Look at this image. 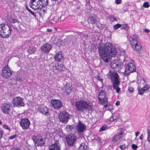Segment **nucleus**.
Listing matches in <instances>:
<instances>
[{"label":"nucleus","instance_id":"nucleus-38","mask_svg":"<svg viewBox=\"0 0 150 150\" xmlns=\"http://www.w3.org/2000/svg\"><path fill=\"white\" fill-rule=\"evenodd\" d=\"M108 129V127L105 125H103L100 128L99 132H101Z\"/></svg>","mask_w":150,"mask_h":150},{"label":"nucleus","instance_id":"nucleus-12","mask_svg":"<svg viewBox=\"0 0 150 150\" xmlns=\"http://www.w3.org/2000/svg\"><path fill=\"white\" fill-rule=\"evenodd\" d=\"M9 30L12 31L11 25L1 24L0 25V35Z\"/></svg>","mask_w":150,"mask_h":150},{"label":"nucleus","instance_id":"nucleus-37","mask_svg":"<svg viewBox=\"0 0 150 150\" xmlns=\"http://www.w3.org/2000/svg\"><path fill=\"white\" fill-rule=\"evenodd\" d=\"M108 18L110 21L112 22H114L116 21V17L113 14H111L109 16H108Z\"/></svg>","mask_w":150,"mask_h":150},{"label":"nucleus","instance_id":"nucleus-34","mask_svg":"<svg viewBox=\"0 0 150 150\" xmlns=\"http://www.w3.org/2000/svg\"><path fill=\"white\" fill-rule=\"evenodd\" d=\"M74 127L73 125H68L66 127V130L67 131H72L74 129Z\"/></svg>","mask_w":150,"mask_h":150},{"label":"nucleus","instance_id":"nucleus-59","mask_svg":"<svg viewBox=\"0 0 150 150\" xmlns=\"http://www.w3.org/2000/svg\"><path fill=\"white\" fill-rule=\"evenodd\" d=\"M97 79H98L99 80V81H101V82H102V81L103 80V79L101 78H100V76H98V77H97Z\"/></svg>","mask_w":150,"mask_h":150},{"label":"nucleus","instance_id":"nucleus-13","mask_svg":"<svg viewBox=\"0 0 150 150\" xmlns=\"http://www.w3.org/2000/svg\"><path fill=\"white\" fill-rule=\"evenodd\" d=\"M50 103L52 107L57 110L60 109L62 107V102L59 100L52 99L51 100Z\"/></svg>","mask_w":150,"mask_h":150},{"label":"nucleus","instance_id":"nucleus-18","mask_svg":"<svg viewBox=\"0 0 150 150\" xmlns=\"http://www.w3.org/2000/svg\"><path fill=\"white\" fill-rule=\"evenodd\" d=\"M55 142L49 147V150H61V146L58 141H54Z\"/></svg>","mask_w":150,"mask_h":150},{"label":"nucleus","instance_id":"nucleus-2","mask_svg":"<svg viewBox=\"0 0 150 150\" xmlns=\"http://www.w3.org/2000/svg\"><path fill=\"white\" fill-rule=\"evenodd\" d=\"M75 108L78 111L89 112L93 110V106L90 103L83 100H78L75 105Z\"/></svg>","mask_w":150,"mask_h":150},{"label":"nucleus","instance_id":"nucleus-57","mask_svg":"<svg viewBox=\"0 0 150 150\" xmlns=\"http://www.w3.org/2000/svg\"><path fill=\"white\" fill-rule=\"evenodd\" d=\"M20 149L19 147L13 148L10 150H20Z\"/></svg>","mask_w":150,"mask_h":150},{"label":"nucleus","instance_id":"nucleus-28","mask_svg":"<svg viewBox=\"0 0 150 150\" xmlns=\"http://www.w3.org/2000/svg\"><path fill=\"white\" fill-rule=\"evenodd\" d=\"M48 0H40L38 1L37 4H39L40 6H46L48 3Z\"/></svg>","mask_w":150,"mask_h":150},{"label":"nucleus","instance_id":"nucleus-9","mask_svg":"<svg viewBox=\"0 0 150 150\" xmlns=\"http://www.w3.org/2000/svg\"><path fill=\"white\" fill-rule=\"evenodd\" d=\"M32 139L35 143V146H44L45 144V139L40 137L38 136L33 135L32 137Z\"/></svg>","mask_w":150,"mask_h":150},{"label":"nucleus","instance_id":"nucleus-29","mask_svg":"<svg viewBox=\"0 0 150 150\" xmlns=\"http://www.w3.org/2000/svg\"><path fill=\"white\" fill-rule=\"evenodd\" d=\"M98 100L101 104H105L108 103V98L106 96H105L102 99L100 97H98Z\"/></svg>","mask_w":150,"mask_h":150},{"label":"nucleus","instance_id":"nucleus-44","mask_svg":"<svg viewBox=\"0 0 150 150\" xmlns=\"http://www.w3.org/2000/svg\"><path fill=\"white\" fill-rule=\"evenodd\" d=\"M71 40H72V45H75L77 44L76 42V38L75 37H73L71 38Z\"/></svg>","mask_w":150,"mask_h":150},{"label":"nucleus","instance_id":"nucleus-23","mask_svg":"<svg viewBox=\"0 0 150 150\" xmlns=\"http://www.w3.org/2000/svg\"><path fill=\"white\" fill-rule=\"evenodd\" d=\"M40 8H39V11H38V14L40 16L43 18L45 16V15L47 13V8H45V6H40Z\"/></svg>","mask_w":150,"mask_h":150},{"label":"nucleus","instance_id":"nucleus-1","mask_svg":"<svg viewBox=\"0 0 150 150\" xmlns=\"http://www.w3.org/2000/svg\"><path fill=\"white\" fill-rule=\"evenodd\" d=\"M97 47L99 56L105 63L110 62V57H114L117 53L116 49L115 46L110 43L106 44L100 43Z\"/></svg>","mask_w":150,"mask_h":150},{"label":"nucleus","instance_id":"nucleus-33","mask_svg":"<svg viewBox=\"0 0 150 150\" xmlns=\"http://www.w3.org/2000/svg\"><path fill=\"white\" fill-rule=\"evenodd\" d=\"M120 84V82L112 84L113 88L116 90V92L117 93H119L120 91V88L119 87Z\"/></svg>","mask_w":150,"mask_h":150},{"label":"nucleus","instance_id":"nucleus-47","mask_svg":"<svg viewBox=\"0 0 150 150\" xmlns=\"http://www.w3.org/2000/svg\"><path fill=\"white\" fill-rule=\"evenodd\" d=\"M16 81H19V82H22V81L21 78L18 76H16Z\"/></svg>","mask_w":150,"mask_h":150},{"label":"nucleus","instance_id":"nucleus-55","mask_svg":"<svg viewBox=\"0 0 150 150\" xmlns=\"http://www.w3.org/2000/svg\"><path fill=\"white\" fill-rule=\"evenodd\" d=\"M122 1V0H115V3L117 4H120Z\"/></svg>","mask_w":150,"mask_h":150},{"label":"nucleus","instance_id":"nucleus-54","mask_svg":"<svg viewBox=\"0 0 150 150\" xmlns=\"http://www.w3.org/2000/svg\"><path fill=\"white\" fill-rule=\"evenodd\" d=\"M128 90L130 93H132L134 91L133 88L131 86H129L128 87Z\"/></svg>","mask_w":150,"mask_h":150},{"label":"nucleus","instance_id":"nucleus-22","mask_svg":"<svg viewBox=\"0 0 150 150\" xmlns=\"http://www.w3.org/2000/svg\"><path fill=\"white\" fill-rule=\"evenodd\" d=\"M54 67L55 68V69L59 72L64 71L66 69L63 63H58L55 66H54Z\"/></svg>","mask_w":150,"mask_h":150},{"label":"nucleus","instance_id":"nucleus-49","mask_svg":"<svg viewBox=\"0 0 150 150\" xmlns=\"http://www.w3.org/2000/svg\"><path fill=\"white\" fill-rule=\"evenodd\" d=\"M4 134L3 130L0 127V139L2 137Z\"/></svg>","mask_w":150,"mask_h":150},{"label":"nucleus","instance_id":"nucleus-63","mask_svg":"<svg viewBox=\"0 0 150 150\" xmlns=\"http://www.w3.org/2000/svg\"><path fill=\"white\" fill-rule=\"evenodd\" d=\"M140 134V132H137L135 133V135L137 137Z\"/></svg>","mask_w":150,"mask_h":150},{"label":"nucleus","instance_id":"nucleus-46","mask_svg":"<svg viewBox=\"0 0 150 150\" xmlns=\"http://www.w3.org/2000/svg\"><path fill=\"white\" fill-rule=\"evenodd\" d=\"M2 127L6 129L9 130L10 131V128L9 126L6 124H4L2 125Z\"/></svg>","mask_w":150,"mask_h":150},{"label":"nucleus","instance_id":"nucleus-31","mask_svg":"<svg viewBox=\"0 0 150 150\" xmlns=\"http://www.w3.org/2000/svg\"><path fill=\"white\" fill-rule=\"evenodd\" d=\"M40 6L39 4H37V2L35 4L30 5V7L35 11H38L39 10V8H40Z\"/></svg>","mask_w":150,"mask_h":150},{"label":"nucleus","instance_id":"nucleus-40","mask_svg":"<svg viewBox=\"0 0 150 150\" xmlns=\"http://www.w3.org/2000/svg\"><path fill=\"white\" fill-rule=\"evenodd\" d=\"M17 56H18V55L17 54V53L15 52H13L11 54L9 55L8 57H10V59L14 57H17Z\"/></svg>","mask_w":150,"mask_h":150},{"label":"nucleus","instance_id":"nucleus-8","mask_svg":"<svg viewBox=\"0 0 150 150\" xmlns=\"http://www.w3.org/2000/svg\"><path fill=\"white\" fill-rule=\"evenodd\" d=\"M67 144L69 146H72L76 141L77 137L73 134H68L65 137Z\"/></svg>","mask_w":150,"mask_h":150},{"label":"nucleus","instance_id":"nucleus-20","mask_svg":"<svg viewBox=\"0 0 150 150\" xmlns=\"http://www.w3.org/2000/svg\"><path fill=\"white\" fill-rule=\"evenodd\" d=\"M63 90L64 92H66L67 95H69L71 92L72 88L70 84L67 82L64 84Z\"/></svg>","mask_w":150,"mask_h":150},{"label":"nucleus","instance_id":"nucleus-6","mask_svg":"<svg viewBox=\"0 0 150 150\" xmlns=\"http://www.w3.org/2000/svg\"><path fill=\"white\" fill-rule=\"evenodd\" d=\"M71 117V115L66 111L61 112L59 115V119L60 121L65 124L67 122Z\"/></svg>","mask_w":150,"mask_h":150},{"label":"nucleus","instance_id":"nucleus-3","mask_svg":"<svg viewBox=\"0 0 150 150\" xmlns=\"http://www.w3.org/2000/svg\"><path fill=\"white\" fill-rule=\"evenodd\" d=\"M123 64H125V71L124 72L125 75L128 76L132 73L137 72L134 62H123Z\"/></svg>","mask_w":150,"mask_h":150},{"label":"nucleus","instance_id":"nucleus-27","mask_svg":"<svg viewBox=\"0 0 150 150\" xmlns=\"http://www.w3.org/2000/svg\"><path fill=\"white\" fill-rule=\"evenodd\" d=\"M64 56L62 55V53L60 52L57 53L54 57V59L57 62L60 61L61 59L62 60Z\"/></svg>","mask_w":150,"mask_h":150},{"label":"nucleus","instance_id":"nucleus-25","mask_svg":"<svg viewBox=\"0 0 150 150\" xmlns=\"http://www.w3.org/2000/svg\"><path fill=\"white\" fill-rule=\"evenodd\" d=\"M149 86L148 84H145L144 87L141 88H139L138 89V93L140 95H142L146 91L149 89Z\"/></svg>","mask_w":150,"mask_h":150},{"label":"nucleus","instance_id":"nucleus-17","mask_svg":"<svg viewBox=\"0 0 150 150\" xmlns=\"http://www.w3.org/2000/svg\"><path fill=\"white\" fill-rule=\"evenodd\" d=\"M86 125L83 123L80 120H79L78 124L77 125L76 129V130L79 133L83 132L86 129Z\"/></svg>","mask_w":150,"mask_h":150},{"label":"nucleus","instance_id":"nucleus-41","mask_svg":"<svg viewBox=\"0 0 150 150\" xmlns=\"http://www.w3.org/2000/svg\"><path fill=\"white\" fill-rule=\"evenodd\" d=\"M30 13H31V15H33L34 18H36L37 15L38 14V11H37L36 12H34L31 11V12H30Z\"/></svg>","mask_w":150,"mask_h":150},{"label":"nucleus","instance_id":"nucleus-52","mask_svg":"<svg viewBox=\"0 0 150 150\" xmlns=\"http://www.w3.org/2000/svg\"><path fill=\"white\" fill-rule=\"evenodd\" d=\"M143 6L145 8H148L149 6V5L148 2H145L143 4Z\"/></svg>","mask_w":150,"mask_h":150},{"label":"nucleus","instance_id":"nucleus-61","mask_svg":"<svg viewBox=\"0 0 150 150\" xmlns=\"http://www.w3.org/2000/svg\"><path fill=\"white\" fill-rule=\"evenodd\" d=\"M143 138H144V136L142 134H141L139 137V139L141 140L143 139Z\"/></svg>","mask_w":150,"mask_h":150},{"label":"nucleus","instance_id":"nucleus-48","mask_svg":"<svg viewBox=\"0 0 150 150\" xmlns=\"http://www.w3.org/2000/svg\"><path fill=\"white\" fill-rule=\"evenodd\" d=\"M116 119V118L115 117V115H112V116L110 118L109 121L110 122H112Z\"/></svg>","mask_w":150,"mask_h":150},{"label":"nucleus","instance_id":"nucleus-53","mask_svg":"<svg viewBox=\"0 0 150 150\" xmlns=\"http://www.w3.org/2000/svg\"><path fill=\"white\" fill-rule=\"evenodd\" d=\"M132 147L134 150H136L137 148V146L135 144H132Z\"/></svg>","mask_w":150,"mask_h":150},{"label":"nucleus","instance_id":"nucleus-62","mask_svg":"<svg viewBox=\"0 0 150 150\" xmlns=\"http://www.w3.org/2000/svg\"><path fill=\"white\" fill-rule=\"evenodd\" d=\"M144 31L147 33H148L149 32V30L148 29H145L144 30Z\"/></svg>","mask_w":150,"mask_h":150},{"label":"nucleus","instance_id":"nucleus-30","mask_svg":"<svg viewBox=\"0 0 150 150\" xmlns=\"http://www.w3.org/2000/svg\"><path fill=\"white\" fill-rule=\"evenodd\" d=\"M36 51V48L33 46H29L28 49V53L29 54L34 53Z\"/></svg>","mask_w":150,"mask_h":150},{"label":"nucleus","instance_id":"nucleus-10","mask_svg":"<svg viewBox=\"0 0 150 150\" xmlns=\"http://www.w3.org/2000/svg\"><path fill=\"white\" fill-rule=\"evenodd\" d=\"M23 100L24 99L21 97H17L14 98L13 102L14 107L19 108L24 106L25 103L23 102Z\"/></svg>","mask_w":150,"mask_h":150},{"label":"nucleus","instance_id":"nucleus-19","mask_svg":"<svg viewBox=\"0 0 150 150\" xmlns=\"http://www.w3.org/2000/svg\"><path fill=\"white\" fill-rule=\"evenodd\" d=\"M38 111L39 112L45 115L48 116L50 113L49 112L48 109L45 106L38 107Z\"/></svg>","mask_w":150,"mask_h":150},{"label":"nucleus","instance_id":"nucleus-58","mask_svg":"<svg viewBox=\"0 0 150 150\" xmlns=\"http://www.w3.org/2000/svg\"><path fill=\"white\" fill-rule=\"evenodd\" d=\"M120 104V102L119 101H117L115 103V104L117 106L119 105Z\"/></svg>","mask_w":150,"mask_h":150},{"label":"nucleus","instance_id":"nucleus-56","mask_svg":"<svg viewBox=\"0 0 150 150\" xmlns=\"http://www.w3.org/2000/svg\"><path fill=\"white\" fill-rule=\"evenodd\" d=\"M36 1V0H30L29 2V5L34 4L33 3Z\"/></svg>","mask_w":150,"mask_h":150},{"label":"nucleus","instance_id":"nucleus-5","mask_svg":"<svg viewBox=\"0 0 150 150\" xmlns=\"http://www.w3.org/2000/svg\"><path fill=\"white\" fill-rule=\"evenodd\" d=\"M125 135L124 129L120 128L117 130L116 134L114 135L111 140L112 143H115L119 140H121Z\"/></svg>","mask_w":150,"mask_h":150},{"label":"nucleus","instance_id":"nucleus-35","mask_svg":"<svg viewBox=\"0 0 150 150\" xmlns=\"http://www.w3.org/2000/svg\"><path fill=\"white\" fill-rule=\"evenodd\" d=\"M78 150H87L86 145L84 144L81 145Z\"/></svg>","mask_w":150,"mask_h":150},{"label":"nucleus","instance_id":"nucleus-26","mask_svg":"<svg viewBox=\"0 0 150 150\" xmlns=\"http://www.w3.org/2000/svg\"><path fill=\"white\" fill-rule=\"evenodd\" d=\"M110 65L111 68L115 71L119 70L120 69V65L118 63L112 62L110 63Z\"/></svg>","mask_w":150,"mask_h":150},{"label":"nucleus","instance_id":"nucleus-7","mask_svg":"<svg viewBox=\"0 0 150 150\" xmlns=\"http://www.w3.org/2000/svg\"><path fill=\"white\" fill-rule=\"evenodd\" d=\"M131 39L132 41H129L132 49L136 52H138L139 53L141 54L142 48L140 43L138 42L137 40H133L132 38Z\"/></svg>","mask_w":150,"mask_h":150},{"label":"nucleus","instance_id":"nucleus-50","mask_svg":"<svg viewBox=\"0 0 150 150\" xmlns=\"http://www.w3.org/2000/svg\"><path fill=\"white\" fill-rule=\"evenodd\" d=\"M126 144H124L123 145H120L119 148L121 149V150H124L126 148Z\"/></svg>","mask_w":150,"mask_h":150},{"label":"nucleus","instance_id":"nucleus-24","mask_svg":"<svg viewBox=\"0 0 150 150\" xmlns=\"http://www.w3.org/2000/svg\"><path fill=\"white\" fill-rule=\"evenodd\" d=\"M88 21L89 23L93 25H96L97 22L96 17L95 15H91L88 18Z\"/></svg>","mask_w":150,"mask_h":150},{"label":"nucleus","instance_id":"nucleus-39","mask_svg":"<svg viewBox=\"0 0 150 150\" xmlns=\"http://www.w3.org/2000/svg\"><path fill=\"white\" fill-rule=\"evenodd\" d=\"M146 132L147 134V141L150 144V130L149 129H147L146 130Z\"/></svg>","mask_w":150,"mask_h":150},{"label":"nucleus","instance_id":"nucleus-32","mask_svg":"<svg viewBox=\"0 0 150 150\" xmlns=\"http://www.w3.org/2000/svg\"><path fill=\"white\" fill-rule=\"evenodd\" d=\"M12 31L9 30L4 33L0 35V36L2 38H7L9 37L11 34V32Z\"/></svg>","mask_w":150,"mask_h":150},{"label":"nucleus","instance_id":"nucleus-64","mask_svg":"<svg viewBox=\"0 0 150 150\" xmlns=\"http://www.w3.org/2000/svg\"><path fill=\"white\" fill-rule=\"evenodd\" d=\"M108 106V103H107L105 104L104 105V107L105 108H106Z\"/></svg>","mask_w":150,"mask_h":150},{"label":"nucleus","instance_id":"nucleus-42","mask_svg":"<svg viewBox=\"0 0 150 150\" xmlns=\"http://www.w3.org/2000/svg\"><path fill=\"white\" fill-rule=\"evenodd\" d=\"M122 25L121 24L118 23L115 25L113 27V29L114 30H116L118 29L119 28L121 27Z\"/></svg>","mask_w":150,"mask_h":150},{"label":"nucleus","instance_id":"nucleus-14","mask_svg":"<svg viewBox=\"0 0 150 150\" xmlns=\"http://www.w3.org/2000/svg\"><path fill=\"white\" fill-rule=\"evenodd\" d=\"M12 72L8 67V65H5L3 69L2 75L4 78L8 79L12 75Z\"/></svg>","mask_w":150,"mask_h":150},{"label":"nucleus","instance_id":"nucleus-43","mask_svg":"<svg viewBox=\"0 0 150 150\" xmlns=\"http://www.w3.org/2000/svg\"><path fill=\"white\" fill-rule=\"evenodd\" d=\"M104 95V96H106L105 91L103 90H101L99 93L98 97H100V96H103Z\"/></svg>","mask_w":150,"mask_h":150},{"label":"nucleus","instance_id":"nucleus-15","mask_svg":"<svg viewBox=\"0 0 150 150\" xmlns=\"http://www.w3.org/2000/svg\"><path fill=\"white\" fill-rule=\"evenodd\" d=\"M11 105L8 103H5L3 104L1 107L2 112L5 114L8 115L10 112Z\"/></svg>","mask_w":150,"mask_h":150},{"label":"nucleus","instance_id":"nucleus-45","mask_svg":"<svg viewBox=\"0 0 150 150\" xmlns=\"http://www.w3.org/2000/svg\"><path fill=\"white\" fill-rule=\"evenodd\" d=\"M122 28L127 30L129 29V26L127 24H123L122 25Z\"/></svg>","mask_w":150,"mask_h":150},{"label":"nucleus","instance_id":"nucleus-51","mask_svg":"<svg viewBox=\"0 0 150 150\" xmlns=\"http://www.w3.org/2000/svg\"><path fill=\"white\" fill-rule=\"evenodd\" d=\"M17 136V135L16 134H15L13 135H11L8 137V139H13Z\"/></svg>","mask_w":150,"mask_h":150},{"label":"nucleus","instance_id":"nucleus-11","mask_svg":"<svg viewBox=\"0 0 150 150\" xmlns=\"http://www.w3.org/2000/svg\"><path fill=\"white\" fill-rule=\"evenodd\" d=\"M29 120L26 117L22 118L20 122V125L24 130L28 129L30 125Z\"/></svg>","mask_w":150,"mask_h":150},{"label":"nucleus","instance_id":"nucleus-21","mask_svg":"<svg viewBox=\"0 0 150 150\" xmlns=\"http://www.w3.org/2000/svg\"><path fill=\"white\" fill-rule=\"evenodd\" d=\"M7 20L11 23H18L19 21H18L17 17L14 14L8 16L7 17Z\"/></svg>","mask_w":150,"mask_h":150},{"label":"nucleus","instance_id":"nucleus-4","mask_svg":"<svg viewBox=\"0 0 150 150\" xmlns=\"http://www.w3.org/2000/svg\"><path fill=\"white\" fill-rule=\"evenodd\" d=\"M107 76L111 80L112 84L120 82L118 74L117 72L110 71L107 74Z\"/></svg>","mask_w":150,"mask_h":150},{"label":"nucleus","instance_id":"nucleus-36","mask_svg":"<svg viewBox=\"0 0 150 150\" xmlns=\"http://www.w3.org/2000/svg\"><path fill=\"white\" fill-rule=\"evenodd\" d=\"M139 37V36L137 34H135L134 35H132L131 36H130V37L129 38V41H132V38L133 40H136V39L138 38Z\"/></svg>","mask_w":150,"mask_h":150},{"label":"nucleus","instance_id":"nucleus-16","mask_svg":"<svg viewBox=\"0 0 150 150\" xmlns=\"http://www.w3.org/2000/svg\"><path fill=\"white\" fill-rule=\"evenodd\" d=\"M52 47V45L51 44L45 43L43 44L40 47L41 50L44 52L48 53L50 52Z\"/></svg>","mask_w":150,"mask_h":150},{"label":"nucleus","instance_id":"nucleus-60","mask_svg":"<svg viewBox=\"0 0 150 150\" xmlns=\"http://www.w3.org/2000/svg\"><path fill=\"white\" fill-rule=\"evenodd\" d=\"M143 81L145 83H147L148 82V80L146 78H143Z\"/></svg>","mask_w":150,"mask_h":150}]
</instances>
